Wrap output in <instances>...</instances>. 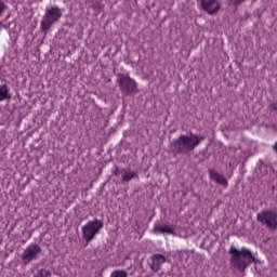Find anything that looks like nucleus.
Returning a JSON list of instances; mask_svg holds the SVG:
<instances>
[{"instance_id":"nucleus-1","label":"nucleus","mask_w":277,"mask_h":277,"mask_svg":"<svg viewBox=\"0 0 277 277\" xmlns=\"http://www.w3.org/2000/svg\"><path fill=\"white\" fill-rule=\"evenodd\" d=\"M205 137L196 134L190 135H181L174 143L173 148L179 153H189V150H194L200 142H202Z\"/></svg>"},{"instance_id":"nucleus-2","label":"nucleus","mask_w":277,"mask_h":277,"mask_svg":"<svg viewBox=\"0 0 277 277\" xmlns=\"http://www.w3.org/2000/svg\"><path fill=\"white\" fill-rule=\"evenodd\" d=\"M232 254V262L235 267L238 269H245L254 261V256L248 249L238 250L235 247H232L229 250Z\"/></svg>"},{"instance_id":"nucleus-3","label":"nucleus","mask_w":277,"mask_h":277,"mask_svg":"<svg viewBox=\"0 0 277 277\" xmlns=\"http://www.w3.org/2000/svg\"><path fill=\"white\" fill-rule=\"evenodd\" d=\"M62 9L60 6H52L51 9L47 10L43 18L40 23V29L44 34L49 32V29L55 25L62 18Z\"/></svg>"},{"instance_id":"nucleus-4","label":"nucleus","mask_w":277,"mask_h":277,"mask_svg":"<svg viewBox=\"0 0 277 277\" xmlns=\"http://www.w3.org/2000/svg\"><path fill=\"white\" fill-rule=\"evenodd\" d=\"M103 228V222L100 220L89 221L82 226V238L84 241H92Z\"/></svg>"},{"instance_id":"nucleus-5","label":"nucleus","mask_w":277,"mask_h":277,"mask_svg":"<svg viewBox=\"0 0 277 277\" xmlns=\"http://www.w3.org/2000/svg\"><path fill=\"white\" fill-rule=\"evenodd\" d=\"M117 83L119 84L122 94H133V92L137 90V83L135 80L131 79V77L127 75H118Z\"/></svg>"},{"instance_id":"nucleus-6","label":"nucleus","mask_w":277,"mask_h":277,"mask_svg":"<svg viewBox=\"0 0 277 277\" xmlns=\"http://www.w3.org/2000/svg\"><path fill=\"white\" fill-rule=\"evenodd\" d=\"M258 220L265 224L267 228H277V213L274 211H262L258 214Z\"/></svg>"},{"instance_id":"nucleus-7","label":"nucleus","mask_w":277,"mask_h":277,"mask_svg":"<svg viewBox=\"0 0 277 277\" xmlns=\"http://www.w3.org/2000/svg\"><path fill=\"white\" fill-rule=\"evenodd\" d=\"M200 8L203 12L213 16V14H217L220 12L221 5L219 0H200Z\"/></svg>"},{"instance_id":"nucleus-8","label":"nucleus","mask_w":277,"mask_h":277,"mask_svg":"<svg viewBox=\"0 0 277 277\" xmlns=\"http://www.w3.org/2000/svg\"><path fill=\"white\" fill-rule=\"evenodd\" d=\"M41 249L38 245L28 246L22 254V259L26 263H31L35 259H37L38 254H40Z\"/></svg>"},{"instance_id":"nucleus-9","label":"nucleus","mask_w":277,"mask_h":277,"mask_svg":"<svg viewBox=\"0 0 277 277\" xmlns=\"http://www.w3.org/2000/svg\"><path fill=\"white\" fill-rule=\"evenodd\" d=\"M151 264L150 267L153 269V272H159V268L161 267V265H163V263H166V256L161 255V254H156L151 258Z\"/></svg>"},{"instance_id":"nucleus-10","label":"nucleus","mask_w":277,"mask_h":277,"mask_svg":"<svg viewBox=\"0 0 277 277\" xmlns=\"http://www.w3.org/2000/svg\"><path fill=\"white\" fill-rule=\"evenodd\" d=\"M210 177L212 179V181H215V183L222 185L223 187L228 186V181H226V177H224V175H221L216 171H210Z\"/></svg>"},{"instance_id":"nucleus-11","label":"nucleus","mask_w":277,"mask_h":277,"mask_svg":"<svg viewBox=\"0 0 277 277\" xmlns=\"http://www.w3.org/2000/svg\"><path fill=\"white\" fill-rule=\"evenodd\" d=\"M153 233L173 235L174 228L169 225H156L153 229Z\"/></svg>"},{"instance_id":"nucleus-12","label":"nucleus","mask_w":277,"mask_h":277,"mask_svg":"<svg viewBox=\"0 0 277 277\" xmlns=\"http://www.w3.org/2000/svg\"><path fill=\"white\" fill-rule=\"evenodd\" d=\"M35 277H51V271L43 268L35 274Z\"/></svg>"},{"instance_id":"nucleus-13","label":"nucleus","mask_w":277,"mask_h":277,"mask_svg":"<svg viewBox=\"0 0 277 277\" xmlns=\"http://www.w3.org/2000/svg\"><path fill=\"white\" fill-rule=\"evenodd\" d=\"M132 179H137V173H135V172H126L122 175V181H131Z\"/></svg>"},{"instance_id":"nucleus-14","label":"nucleus","mask_w":277,"mask_h":277,"mask_svg":"<svg viewBox=\"0 0 277 277\" xmlns=\"http://www.w3.org/2000/svg\"><path fill=\"white\" fill-rule=\"evenodd\" d=\"M8 98V87H0V101H5Z\"/></svg>"},{"instance_id":"nucleus-15","label":"nucleus","mask_w":277,"mask_h":277,"mask_svg":"<svg viewBox=\"0 0 277 277\" xmlns=\"http://www.w3.org/2000/svg\"><path fill=\"white\" fill-rule=\"evenodd\" d=\"M110 277H128L124 271H115L110 274Z\"/></svg>"},{"instance_id":"nucleus-16","label":"nucleus","mask_w":277,"mask_h":277,"mask_svg":"<svg viewBox=\"0 0 277 277\" xmlns=\"http://www.w3.org/2000/svg\"><path fill=\"white\" fill-rule=\"evenodd\" d=\"M8 8V5H5V2H3L2 0H0V17L2 16V14L5 13V9Z\"/></svg>"},{"instance_id":"nucleus-17","label":"nucleus","mask_w":277,"mask_h":277,"mask_svg":"<svg viewBox=\"0 0 277 277\" xmlns=\"http://www.w3.org/2000/svg\"><path fill=\"white\" fill-rule=\"evenodd\" d=\"M243 1L246 0H234V5H241V3H243Z\"/></svg>"},{"instance_id":"nucleus-18","label":"nucleus","mask_w":277,"mask_h":277,"mask_svg":"<svg viewBox=\"0 0 277 277\" xmlns=\"http://www.w3.org/2000/svg\"><path fill=\"white\" fill-rule=\"evenodd\" d=\"M273 148L277 153V143L274 144Z\"/></svg>"}]
</instances>
